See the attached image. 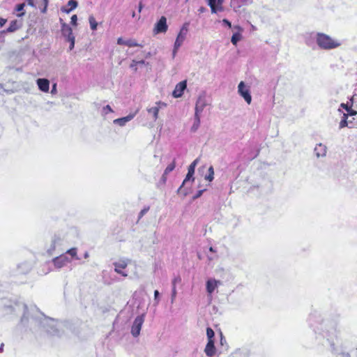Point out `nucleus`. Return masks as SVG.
I'll use <instances>...</instances> for the list:
<instances>
[{
  "mask_svg": "<svg viewBox=\"0 0 357 357\" xmlns=\"http://www.w3.org/2000/svg\"><path fill=\"white\" fill-rule=\"evenodd\" d=\"M24 3H20L16 6L15 10L17 12L22 11L24 8Z\"/></svg>",
  "mask_w": 357,
  "mask_h": 357,
  "instance_id": "33",
  "label": "nucleus"
},
{
  "mask_svg": "<svg viewBox=\"0 0 357 357\" xmlns=\"http://www.w3.org/2000/svg\"><path fill=\"white\" fill-rule=\"evenodd\" d=\"M356 97H357V94H356V93H355V94L352 96V98H351V100L352 102H353V101H354V100H356Z\"/></svg>",
  "mask_w": 357,
  "mask_h": 357,
  "instance_id": "47",
  "label": "nucleus"
},
{
  "mask_svg": "<svg viewBox=\"0 0 357 357\" xmlns=\"http://www.w3.org/2000/svg\"><path fill=\"white\" fill-rule=\"evenodd\" d=\"M220 282L215 279H209L206 282V291L209 294H211L214 290L218 287Z\"/></svg>",
  "mask_w": 357,
  "mask_h": 357,
  "instance_id": "13",
  "label": "nucleus"
},
{
  "mask_svg": "<svg viewBox=\"0 0 357 357\" xmlns=\"http://www.w3.org/2000/svg\"><path fill=\"white\" fill-rule=\"evenodd\" d=\"M6 23V20L0 17V26H3Z\"/></svg>",
  "mask_w": 357,
  "mask_h": 357,
  "instance_id": "40",
  "label": "nucleus"
},
{
  "mask_svg": "<svg viewBox=\"0 0 357 357\" xmlns=\"http://www.w3.org/2000/svg\"><path fill=\"white\" fill-rule=\"evenodd\" d=\"M223 22H224L225 24H227L229 27H231V22H230L229 20H227L225 19V20H223Z\"/></svg>",
  "mask_w": 357,
  "mask_h": 357,
  "instance_id": "41",
  "label": "nucleus"
},
{
  "mask_svg": "<svg viewBox=\"0 0 357 357\" xmlns=\"http://www.w3.org/2000/svg\"><path fill=\"white\" fill-rule=\"evenodd\" d=\"M64 26H66V27H67L68 26H66V24H64ZM64 31H66V32H67V33H68V31H67V28L66 29V30H64Z\"/></svg>",
  "mask_w": 357,
  "mask_h": 357,
  "instance_id": "50",
  "label": "nucleus"
},
{
  "mask_svg": "<svg viewBox=\"0 0 357 357\" xmlns=\"http://www.w3.org/2000/svg\"><path fill=\"white\" fill-rule=\"evenodd\" d=\"M37 84L40 91L43 92H48L50 89V82L45 78H40L37 79Z\"/></svg>",
  "mask_w": 357,
  "mask_h": 357,
  "instance_id": "12",
  "label": "nucleus"
},
{
  "mask_svg": "<svg viewBox=\"0 0 357 357\" xmlns=\"http://www.w3.org/2000/svg\"><path fill=\"white\" fill-rule=\"evenodd\" d=\"M198 162V159H196L190 165V166L188 167V174L186 175V177L184 179L183 182V185L189 179H190L191 178H192L194 174H195V167L197 165Z\"/></svg>",
  "mask_w": 357,
  "mask_h": 357,
  "instance_id": "14",
  "label": "nucleus"
},
{
  "mask_svg": "<svg viewBox=\"0 0 357 357\" xmlns=\"http://www.w3.org/2000/svg\"><path fill=\"white\" fill-rule=\"evenodd\" d=\"M206 335L208 337V341L214 340L213 338H214L215 333H214L213 330L211 328L208 327L206 328Z\"/></svg>",
  "mask_w": 357,
  "mask_h": 357,
  "instance_id": "27",
  "label": "nucleus"
},
{
  "mask_svg": "<svg viewBox=\"0 0 357 357\" xmlns=\"http://www.w3.org/2000/svg\"><path fill=\"white\" fill-rule=\"evenodd\" d=\"M204 105L205 104L203 100L199 98L195 106V122L191 128V130L194 132L196 131L199 126L200 117L199 114L203 110Z\"/></svg>",
  "mask_w": 357,
  "mask_h": 357,
  "instance_id": "2",
  "label": "nucleus"
},
{
  "mask_svg": "<svg viewBox=\"0 0 357 357\" xmlns=\"http://www.w3.org/2000/svg\"><path fill=\"white\" fill-rule=\"evenodd\" d=\"M41 1H42V3H43V8H41V13H45L46 11H47V9L48 3H49V0H41Z\"/></svg>",
  "mask_w": 357,
  "mask_h": 357,
  "instance_id": "29",
  "label": "nucleus"
},
{
  "mask_svg": "<svg viewBox=\"0 0 357 357\" xmlns=\"http://www.w3.org/2000/svg\"><path fill=\"white\" fill-rule=\"evenodd\" d=\"M214 340L208 341L206 347L204 349V352L207 356L212 357L215 355L216 349L215 347Z\"/></svg>",
  "mask_w": 357,
  "mask_h": 357,
  "instance_id": "11",
  "label": "nucleus"
},
{
  "mask_svg": "<svg viewBox=\"0 0 357 357\" xmlns=\"http://www.w3.org/2000/svg\"><path fill=\"white\" fill-rule=\"evenodd\" d=\"M77 17L76 15H73L71 17V24L74 26L77 25Z\"/></svg>",
  "mask_w": 357,
  "mask_h": 357,
  "instance_id": "34",
  "label": "nucleus"
},
{
  "mask_svg": "<svg viewBox=\"0 0 357 357\" xmlns=\"http://www.w3.org/2000/svg\"><path fill=\"white\" fill-rule=\"evenodd\" d=\"M89 22L90 24L91 29L95 31L97 29L98 23L93 15H90L89 17Z\"/></svg>",
  "mask_w": 357,
  "mask_h": 357,
  "instance_id": "23",
  "label": "nucleus"
},
{
  "mask_svg": "<svg viewBox=\"0 0 357 357\" xmlns=\"http://www.w3.org/2000/svg\"><path fill=\"white\" fill-rule=\"evenodd\" d=\"M125 45H126L129 47H143V45L138 43L134 39H130V40H126V43H125Z\"/></svg>",
  "mask_w": 357,
  "mask_h": 357,
  "instance_id": "22",
  "label": "nucleus"
},
{
  "mask_svg": "<svg viewBox=\"0 0 357 357\" xmlns=\"http://www.w3.org/2000/svg\"><path fill=\"white\" fill-rule=\"evenodd\" d=\"M148 112L153 114V119L156 120L158 117V113H159V107H153L149 109H148Z\"/></svg>",
  "mask_w": 357,
  "mask_h": 357,
  "instance_id": "25",
  "label": "nucleus"
},
{
  "mask_svg": "<svg viewBox=\"0 0 357 357\" xmlns=\"http://www.w3.org/2000/svg\"><path fill=\"white\" fill-rule=\"evenodd\" d=\"M176 296V287H172V300L173 301Z\"/></svg>",
  "mask_w": 357,
  "mask_h": 357,
  "instance_id": "36",
  "label": "nucleus"
},
{
  "mask_svg": "<svg viewBox=\"0 0 357 357\" xmlns=\"http://www.w3.org/2000/svg\"><path fill=\"white\" fill-rule=\"evenodd\" d=\"M341 107H343L347 112V116H354L357 114V112L353 109L351 106H348L347 104L342 103Z\"/></svg>",
  "mask_w": 357,
  "mask_h": 357,
  "instance_id": "20",
  "label": "nucleus"
},
{
  "mask_svg": "<svg viewBox=\"0 0 357 357\" xmlns=\"http://www.w3.org/2000/svg\"><path fill=\"white\" fill-rule=\"evenodd\" d=\"M144 321V315L142 314L139 316H137L131 328V333L134 337H137L139 333L142 328V326Z\"/></svg>",
  "mask_w": 357,
  "mask_h": 357,
  "instance_id": "4",
  "label": "nucleus"
},
{
  "mask_svg": "<svg viewBox=\"0 0 357 357\" xmlns=\"http://www.w3.org/2000/svg\"><path fill=\"white\" fill-rule=\"evenodd\" d=\"M186 87H187V82L185 80L180 82L179 83H178L176 85L175 89L172 92V96L174 98L181 97L182 95L183 94V91L186 89Z\"/></svg>",
  "mask_w": 357,
  "mask_h": 357,
  "instance_id": "8",
  "label": "nucleus"
},
{
  "mask_svg": "<svg viewBox=\"0 0 357 357\" xmlns=\"http://www.w3.org/2000/svg\"><path fill=\"white\" fill-rule=\"evenodd\" d=\"M252 0H231L230 6L235 12L240 11L241 8L249 5Z\"/></svg>",
  "mask_w": 357,
  "mask_h": 357,
  "instance_id": "7",
  "label": "nucleus"
},
{
  "mask_svg": "<svg viewBox=\"0 0 357 357\" xmlns=\"http://www.w3.org/2000/svg\"><path fill=\"white\" fill-rule=\"evenodd\" d=\"M209 250H210L211 252H215V250H213V247H210V248H209Z\"/></svg>",
  "mask_w": 357,
  "mask_h": 357,
  "instance_id": "49",
  "label": "nucleus"
},
{
  "mask_svg": "<svg viewBox=\"0 0 357 357\" xmlns=\"http://www.w3.org/2000/svg\"><path fill=\"white\" fill-rule=\"evenodd\" d=\"M214 178V169L213 166H211L208 169V174L205 176V179L208 181H212Z\"/></svg>",
  "mask_w": 357,
  "mask_h": 357,
  "instance_id": "24",
  "label": "nucleus"
},
{
  "mask_svg": "<svg viewBox=\"0 0 357 357\" xmlns=\"http://www.w3.org/2000/svg\"><path fill=\"white\" fill-rule=\"evenodd\" d=\"M149 208H145L144 209H142L140 213H139V218H141L148 211H149Z\"/></svg>",
  "mask_w": 357,
  "mask_h": 357,
  "instance_id": "37",
  "label": "nucleus"
},
{
  "mask_svg": "<svg viewBox=\"0 0 357 357\" xmlns=\"http://www.w3.org/2000/svg\"><path fill=\"white\" fill-rule=\"evenodd\" d=\"M167 19L165 16H162L159 21L156 23L153 32L155 34L160 33H165L167 31Z\"/></svg>",
  "mask_w": 357,
  "mask_h": 357,
  "instance_id": "6",
  "label": "nucleus"
},
{
  "mask_svg": "<svg viewBox=\"0 0 357 357\" xmlns=\"http://www.w3.org/2000/svg\"><path fill=\"white\" fill-rule=\"evenodd\" d=\"M187 31H188V29L186 27H185L184 26L180 30V32L178 34L176 41L174 43V50H173V56H175L178 48L183 44V43L185 38Z\"/></svg>",
  "mask_w": 357,
  "mask_h": 357,
  "instance_id": "3",
  "label": "nucleus"
},
{
  "mask_svg": "<svg viewBox=\"0 0 357 357\" xmlns=\"http://www.w3.org/2000/svg\"><path fill=\"white\" fill-rule=\"evenodd\" d=\"M29 5L33 6V0H28Z\"/></svg>",
  "mask_w": 357,
  "mask_h": 357,
  "instance_id": "46",
  "label": "nucleus"
},
{
  "mask_svg": "<svg viewBox=\"0 0 357 357\" xmlns=\"http://www.w3.org/2000/svg\"><path fill=\"white\" fill-rule=\"evenodd\" d=\"M142 8H143L142 3V2H140L139 4V13L142 11Z\"/></svg>",
  "mask_w": 357,
  "mask_h": 357,
  "instance_id": "45",
  "label": "nucleus"
},
{
  "mask_svg": "<svg viewBox=\"0 0 357 357\" xmlns=\"http://www.w3.org/2000/svg\"><path fill=\"white\" fill-rule=\"evenodd\" d=\"M175 167H176V160H175V159H174L173 161L165 169L163 177H165V176L167 175L172 171H173Z\"/></svg>",
  "mask_w": 357,
  "mask_h": 357,
  "instance_id": "21",
  "label": "nucleus"
},
{
  "mask_svg": "<svg viewBox=\"0 0 357 357\" xmlns=\"http://www.w3.org/2000/svg\"><path fill=\"white\" fill-rule=\"evenodd\" d=\"M68 262H70V260L68 257L65 255H61L53 259L54 265L57 268H61L66 265Z\"/></svg>",
  "mask_w": 357,
  "mask_h": 357,
  "instance_id": "10",
  "label": "nucleus"
},
{
  "mask_svg": "<svg viewBox=\"0 0 357 357\" xmlns=\"http://www.w3.org/2000/svg\"><path fill=\"white\" fill-rule=\"evenodd\" d=\"M68 31V40L70 42V49L72 50L75 45V37L73 35L72 29L70 26H67Z\"/></svg>",
  "mask_w": 357,
  "mask_h": 357,
  "instance_id": "18",
  "label": "nucleus"
},
{
  "mask_svg": "<svg viewBox=\"0 0 357 357\" xmlns=\"http://www.w3.org/2000/svg\"><path fill=\"white\" fill-rule=\"evenodd\" d=\"M238 92L242 96L245 102L250 105L252 101V96L248 88L246 87L245 83L241 81L238 86Z\"/></svg>",
  "mask_w": 357,
  "mask_h": 357,
  "instance_id": "5",
  "label": "nucleus"
},
{
  "mask_svg": "<svg viewBox=\"0 0 357 357\" xmlns=\"http://www.w3.org/2000/svg\"><path fill=\"white\" fill-rule=\"evenodd\" d=\"M316 40L318 46L324 50L335 49L340 45L337 40L322 33H317Z\"/></svg>",
  "mask_w": 357,
  "mask_h": 357,
  "instance_id": "1",
  "label": "nucleus"
},
{
  "mask_svg": "<svg viewBox=\"0 0 357 357\" xmlns=\"http://www.w3.org/2000/svg\"><path fill=\"white\" fill-rule=\"evenodd\" d=\"M103 110L105 114H108L109 112H113L112 109L111 108V107L109 105H106L105 107H104Z\"/></svg>",
  "mask_w": 357,
  "mask_h": 357,
  "instance_id": "35",
  "label": "nucleus"
},
{
  "mask_svg": "<svg viewBox=\"0 0 357 357\" xmlns=\"http://www.w3.org/2000/svg\"><path fill=\"white\" fill-rule=\"evenodd\" d=\"M159 296V291L158 290H155L154 291V298H155V300H158V298Z\"/></svg>",
  "mask_w": 357,
  "mask_h": 357,
  "instance_id": "42",
  "label": "nucleus"
},
{
  "mask_svg": "<svg viewBox=\"0 0 357 357\" xmlns=\"http://www.w3.org/2000/svg\"><path fill=\"white\" fill-rule=\"evenodd\" d=\"M24 15V13H21L17 14V16L21 17Z\"/></svg>",
  "mask_w": 357,
  "mask_h": 357,
  "instance_id": "48",
  "label": "nucleus"
},
{
  "mask_svg": "<svg viewBox=\"0 0 357 357\" xmlns=\"http://www.w3.org/2000/svg\"><path fill=\"white\" fill-rule=\"evenodd\" d=\"M215 1L216 0H208V5L210 6L213 13H215Z\"/></svg>",
  "mask_w": 357,
  "mask_h": 357,
  "instance_id": "31",
  "label": "nucleus"
},
{
  "mask_svg": "<svg viewBox=\"0 0 357 357\" xmlns=\"http://www.w3.org/2000/svg\"><path fill=\"white\" fill-rule=\"evenodd\" d=\"M56 84H54L52 86V93H54V92H56Z\"/></svg>",
  "mask_w": 357,
  "mask_h": 357,
  "instance_id": "43",
  "label": "nucleus"
},
{
  "mask_svg": "<svg viewBox=\"0 0 357 357\" xmlns=\"http://www.w3.org/2000/svg\"><path fill=\"white\" fill-rule=\"evenodd\" d=\"M202 192H203V190H199L197 192V194L194 196V199H197V198L199 197L202 195Z\"/></svg>",
  "mask_w": 357,
  "mask_h": 357,
  "instance_id": "39",
  "label": "nucleus"
},
{
  "mask_svg": "<svg viewBox=\"0 0 357 357\" xmlns=\"http://www.w3.org/2000/svg\"><path fill=\"white\" fill-rule=\"evenodd\" d=\"M139 63H144V61H139Z\"/></svg>",
  "mask_w": 357,
  "mask_h": 357,
  "instance_id": "51",
  "label": "nucleus"
},
{
  "mask_svg": "<svg viewBox=\"0 0 357 357\" xmlns=\"http://www.w3.org/2000/svg\"><path fill=\"white\" fill-rule=\"evenodd\" d=\"M78 6V3L75 0H70L67 3L66 8H63L61 10L64 13H69L74 9H75Z\"/></svg>",
  "mask_w": 357,
  "mask_h": 357,
  "instance_id": "15",
  "label": "nucleus"
},
{
  "mask_svg": "<svg viewBox=\"0 0 357 357\" xmlns=\"http://www.w3.org/2000/svg\"><path fill=\"white\" fill-rule=\"evenodd\" d=\"M241 39V34L240 33H234L231 36V41L233 45H236Z\"/></svg>",
  "mask_w": 357,
  "mask_h": 357,
  "instance_id": "26",
  "label": "nucleus"
},
{
  "mask_svg": "<svg viewBox=\"0 0 357 357\" xmlns=\"http://www.w3.org/2000/svg\"><path fill=\"white\" fill-rule=\"evenodd\" d=\"M3 347H4V344L2 343L1 345H0V353H2L3 351Z\"/></svg>",
  "mask_w": 357,
  "mask_h": 357,
  "instance_id": "44",
  "label": "nucleus"
},
{
  "mask_svg": "<svg viewBox=\"0 0 357 357\" xmlns=\"http://www.w3.org/2000/svg\"><path fill=\"white\" fill-rule=\"evenodd\" d=\"M114 271L117 273L123 275V277H127L128 274L123 271L128 266V262L126 260H120L119 261L114 263Z\"/></svg>",
  "mask_w": 357,
  "mask_h": 357,
  "instance_id": "9",
  "label": "nucleus"
},
{
  "mask_svg": "<svg viewBox=\"0 0 357 357\" xmlns=\"http://www.w3.org/2000/svg\"><path fill=\"white\" fill-rule=\"evenodd\" d=\"M22 26L21 21L13 20L10 22L9 26L6 29L7 32H14Z\"/></svg>",
  "mask_w": 357,
  "mask_h": 357,
  "instance_id": "16",
  "label": "nucleus"
},
{
  "mask_svg": "<svg viewBox=\"0 0 357 357\" xmlns=\"http://www.w3.org/2000/svg\"><path fill=\"white\" fill-rule=\"evenodd\" d=\"M181 278L180 276L175 277L172 280V287H176V283L181 282Z\"/></svg>",
  "mask_w": 357,
  "mask_h": 357,
  "instance_id": "32",
  "label": "nucleus"
},
{
  "mask_svg": "<svg viewBox=\"0 0 357 357\" xmlns=\"http://www.w3.org/2000/svg\"><path fill=\"white\" fill-rule=\"evenodd\" d=\"M133 115H128L127 116L115 119L114 122L118 123L119 126H124L128 121H130L133 118Z\"/></svg>",
  "mask_w": 357,
  "mask_h": 357,
  "instance_id": "17",
  "label": "nucleus"
},
{
  "mask_svg": "<svg viewBox=\"0 0 357 357\" xmlns=\"http://www.w3.org/2000/svg\"><path fill=\"white\" fill-rule=\"evenodd\" d=\"M125 43H126V40H124L122 38H119L117 39L118 45H125Z\"/></svg>",
  "mask_w": 357,
  "mask_h": 357,
  "instance_id": "38",
  "label": "nucleus"
},
{
  "mask_svg": "<svg viewBox=\"0 0 357 357\" xmlns=\"http://www.w3.org/2000/svg\"><path fill=\"white\" fill-rule=\"evenodd\" d=\"M347 118H348L347 114H344L342 119L341 120V121L340 123V128H344V127L347 126Z\"/></svg>",
  "mask_w": 357,
  "mask_h": 357,
  "instance_id": "28",
  "label": "nucleus"
},
{
  "mask_svg": "<svg viewBox=\"0 0 357 357\" xmlns=\"http://www.w3.org/2000/svg\"><path fill=\"white\" fill-rule=\"evenodd\" d=\"M67 253L69 254L72 257H77V249L75 248H70L67 251Z\"/></svg>",
  "mask_w": 357,
  "mask_h": 357,
  "instance_id": "30",
  "label": "nucleus"
},
{
  "mask_svg": "<svg viewBox=\"0 0 357 357\" xmlns=\"http://www.w3.org/2000/svg\"><path fill=\"white\" fill-rule=\"evenodd\" d=\"M314 151L318 157L324 156L326 153V147L321 144L317 146L314 149Z\"/></svg>",
  "mask_w": 357,
  "mask_h": 357,
  "instance_id": "19",
  "label": "nucleus"
}]
</instances>
